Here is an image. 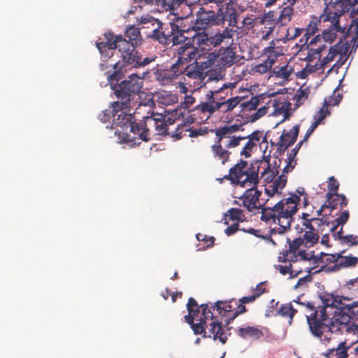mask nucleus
<instances>
[{
  "label": "nucleus",
  "mask_w": 358,
  "mask_h": 358,
  "mask_svg": "<svg viewBox=\"0 0 358 358\" xmlns=\"http://www.w3.org/2000/svg\"><path fill=\"white\" fill-rule=\"evenodd\" d=\"M234 33V30L229 28H225L222 32L214 35H209L203 31L196 33L192 38L198 45L206 47H216L222 43L229 45H233Z\"/></svg>",
  "instance_id": "6e6552de"
},
{
  "label": "nucleus",
  "mask_w": 358,
  "mask_h": 358,
  "mask_svg": "<svg viewBox=\"0 0 358 358\" xmlns=\"http://www.w3.org/2000/svg\"><path fill=\"white\" fill-rule=\"evenodd\" d=\"M322 304L315 306L313 302L301 303L305 308V314L310 333L313 335H320L321 329L324 327L328 316H332L337 312L335 306L336 300L332 295H324L321 297Z\"/></svg>",
  "instance_id": "7ed1b4c3"
},
{
  "label": "nucleus",
  "mask_w": 358,
  "mask_h": 358,
  "mask_svg": "<svg viewBox=\"0 0 358 358\" xmlns=\"http://www.w3.org/2000/svg\"><path fill=\"white\" fill-rule=\"evenodd\" d=\"M349 212L348 210H344L342 212L339 217H337L331 224V227H330V231L334 233L336 232V230L337 227L341 224H344L349 219Z\"/></svg>",
  "instance_id": "3c124183"
},
{
  "label": "nucleus",
  "mask_w": 358,
  "mask_h": 358,
  "mask_svg": "<svg viewBox=\"0 0 358 358\" xmlns=\"http://www.w3.org/2000/svg\"><path fill=\"white\" fill-rule=\"evenodd\" d=\"M232 45H226V48L220 55V64L224 67L231 66L236 62V55L235 48L231 47Z\"/></svg>",
  "instance_id": "c9c22d12"
},
{
  "label": "nucleus",
  "mask_w": 358,
  "mask_h": 358,
  "mask_svg": "<svg viewBox=\"0 0 358 358\" xmlns=\"http://www.w3.org/2000/svg\"><path fill=\"white\" fill-rule=\"evenodd\" d=\"M211 150L213 157L221 161L222 164L229 161L231 152L222 148L221 142L215 141L211 146Z\"/></svg>",
  "instance_id": "4c0bfd02"
},
{
  "label": "nucleus",
  "mask_w": 358,
  "mask_h": 358,
  "mask_svg": "<svg viewBox=\"0 0 358 358\" xmlns=\"http://www.w3.org/2000/svg\"><path fill=\"white\" fill-rule=\"evenodd\" d=\"M252 187L248 189L244 194L239 198V201H234V203L238 206H243L248 212H253L255 210L262 209L263 207L259 203V197L262 192L259 191L255 185H251Z\"/></svg>",
  "instance_id": "4468645a"
},
{
  "label": "nucleus",
  "mask_w": 358,
  "mask_h": 358,
  "mask_svg": "<svg viewBox=\"0 0 358 358\" xmlns=\"http://www.w3.org/2000/svg\"><path fill=\"white\" fill-rule=\"evenodd\" d=\"M341 322L350 328H358V301L341 308Z\"/></svg>",
  "instance_id": "6ab92c4d"
},
{
  "label": "nucleus",
  "mask_w": 358,
  "mask_h": 358,
  "mask_svg": "<svg viewBox=\"0 0 358 358\" xmlns=\"http://www.w3.org/2000/svg\"><path fill=\"white\" fill-rule=\"evenodd\" d=\"M201 308L202 315L199 320V322L191 325L194 334H203L204 338L212 337L214 340L219 339L222 344H224L227 341V336L222 323L213 316V313L209 308L208 303L201 304Z\"/></svg>",
  "instance_id": "39448f33"
},
{
  "label": "nucleus",
  "mask_w": 358,
  "mask_h": 358,
  "mask_svg": "<svg viewBox=\"0 0 358 358\" xmlns=\"http://www.w3.org/2000/svg\"><path fill=\"white\" fill-rule=\"evenodd\" d=\"M310 90L308 87H300L296 92L294 99L296 101L295 106L299 107L308 99Z\"/></svg>",
  "instance_id": "a18cd8bd"
},
{
  "label": "nucleus",
  "mask_w": 358,
  "mask_h": 358,
  "mask_svg": "<svg viewBox=\"0 0 358 358\" xmlns=\"http://www.w3.org/2000/svg\"><path fill=\"white\" fill-rule=\"evenodd\" d=\"M226 215L233 221L243 222L246 220L244 211L241 208H231L227 210Z\"/></svg>",
  "instance_id": "de8ad7c7"
},
{
  "label": "nucleus",
  "mask_w": 358,
  "mask_h": 358,
  "mask_svg": "<svg viewBox=\"0 0 358 358\" xmlns=\"http://www.w3.org/2000/svg\"><path fill=\"white\" fill-rule=\"evenodd\" d=\"M234 303V300H231L229 301H217L215 303V305L212 303H208L209 305V308L213 312L216 309L219 315L222 317H227V318L225 320V322H227V320L229 319V317L233 315V312L235 311V308L232 304Z\"/></svg>",
  "instance_id": "bb28decb"
},
{
  "label": "nucleus",
  "mask_w": 358,
  "mask_h": 358,
  "mask_svg": "<svg viewBox=\"0 0 358 358\" xmlns=\"http://www.w3.org/2000/svg\"><path fill=\"white\" fill-rule=\"evenodd\" d=\"M299 132V125H294L289 131L286 130L282 131L279 141L276 143L277 150L280 154L284 152L290 145L296 142Z\"/></svg>",
  "instance_id": "aec40b11"
},
{
  "label": "nucleus",
  "mask_w": 358,
  "mask_h": 358,
  "mask_svg": "<svg viewBox=\"0 0 358 358\" xmlns=\"http://www.w3.org/2000/svg\"><path fill=\"white\" fill-rule=\"evenodd\" d=\"M182 21V19H178L176 22H171V27L173 29V34H170L169 43L171 42L174 45L185 44L188 41H191V38L185 36L186 30L180 29L179 22Z\"/></svg>",
  "instance_id": "cd10ccee"
},
{
  "label": "nucleus",
  "mask_w": 358,
  "mask_h": 358,
  "mask_svg": "<svg viewBox=\"0 0 358 358\" xmlns=\"http://www.w3.org/2000/svg\"><path fill=\"white\" fill-rule=\"evenodd\" d=\"M349 348L345 342H341L336 348L328 349L324 355L326 358H347Z\"/></svg>",
  "instance_id": "473e14b6"
},
{
  "label": "nucleus",
  "mask_w": 358,
  "mask_h": 358,
  "mask_svg": "<svg viewBox=\"0 0 358 358\" xmlns=\"http://www.w3.org/2000/svg\"><path fill=\"white\" fill-rule=\"evenodd\" d=\"M178 59L175 63L180 66L181 64H185L192 59L197 61L202 57L203 50L194 46L190 41H188L185 44L180 45L176 49Z\"/></svg>",
  "instance_id": "dca6fc26"
},
{
  "label": "nucleus",
  "mask_w": 358,
  "mask_h": 358,
  "mask_svg": "<svg viewBox=\"0 0 358 358\" xmlns=\"http://www.w3.org/2000/svg\"><path fill=\"white\" fill-rule=\"evenodd\" d=\"M324 48V45H320L316 48H308V55L306 56V60L308 62L306 66L299 72V77L301 78H306L312 73L317 71V68L314 67L312 64H310V62H312L316 56L320 57L321 52Z\"/></svg>",
  "instance_id": "a878e982"
},
{
  "label": "nucleus",
  "mask_w": 358,
  "mask_h": 358,
  "mask_svg": "<svg viewBox=\"0 0 358 358\" xmlns=\"http://www.w3.org/2000/svg\"><path fill=\"white\" fill-rule=\"evenodd\" d=\"M348 49V43H343L340 41L335 45L330 48L328 55L324 57L321 61L322 66H326L329 62H332L338 55L342 56L346 54Z\"/></svg>",
  "instance_id": "c756f323"
},
{
  "label": "nucleus",
  "mask_w": 358,
  "mask_h": 358,
  "mask_svg": "<svg viewBox=\"0 0 358 358\" xmlns=\"http://www.w3.org/2000/svg\"><path fill=\"white\" fill-rule=\"evenodd\" d=\"M234 306L235 311L233 312V315L229 317V319L227 320V325L229 324L240 314H243L247 311L244 303H240L238 304V302L234 300Z\"/></svg>",
  "instance_id": "bf43d9fd"
},
{
  "label": "nucleus",
  "mask_w": 358,
  "mask_h": 358,
  "mask_svg": "<svg viewBox=\"0 0 358 358\" xmlns=\"http://www.w3.org/2000/svg\"><path fill=\"white\" fill-rule=\"evenodd\" d=\"M178 73L187 76L190 79H199L202 76L201 69L199 68V63L195 60L192 64H181L178 66Z\"/></svg>",
  "instance_id": "c85d7f7f"
},
{
  "label": "nucleus",
  "mask_w": 358,
  "mask_h": 358,
  "mask_svg": "<svg viewBox=\"0 0 358 358\" xmlns=\"http://www.w3.org/2000/svg\"><path fill=\"white\" fill-rule=\"evenodd\" d=\"M157 118L152 115L143 117V120L139 122H134L131 124V132L134 135L138 136V139L148 142L150 140V131L152 128L156 129Z\"/></svg>",
  "instance_id": "2eb2a0df"
},
{
  "label": "nucleus",
  "mask_w": 358,
  "mask_h": 358,
  "mask_svg": "<svg viewBox=\"0 0 358 358\" xmlns=\"http://www.w3.org/2000/svg\"><path fill=\"white\" fill-rule=\"evenodd\" d=\"M106 41L96 43V47L103 57H110L113 56V50L117 49L120 52L122 60L117 62L120 63L123 69V77L127 72V68H139L149 64L153 61L150 57H143L141 54L136 49V46H132L122 38V35L114 36L112 32H107L104 34Z\"/></svg>",
  "instance_id": "f03ea898"
},
{
  "label": "nucleus",
  "mask_w": 358,
  "mask_h": 358,
  "mask_svg": "<svg viewBox=\"0 0 358 358\" xmlns=\"http://www.w3.org/2000/svg\"><path fill=\"white\" fill-rule=\"evenodd\" d=\"M259 167L254 164H248L247 162L241 160L229 169V174L220 179L229 180L234 185L240 184L241 187L256 185L258 183Z\"/></svg>",
  "instance_id": "423d86ee"
},
{
  "label": "nucleus",
  "mask_w": 358,
  "mask_h": 358,
  "mask_svg": "<svg viewBox=\"0 0 358 358\" xmlns=\"http://www.w3.org/2000/svg\"><path fill=\"white\" fill-rule=\"evenodd\" d=\"M127 111L124 109H122L117 113L115 116H117L116 119H114V124L117 127L126 128L129 127L131 129V124H133L134 122H136V120H134V117L130 113H127Z\"/></svg>",
  "instance_id": "e433bc0d"
},
{
  "label": "nucleus",
  "mask_w": 358,
  "mask_h": 358,
  "mask_svg": "<svg viewBox=\"0 0 358 358\" xmlns=\"http://www.w3.org/2000/svg\"><path fill=\"white\" fill-rule=\"evenodd\" d=\"M196 238L199 241L204 242L206 244V248L213 246L215 242V238L213 236H208L206 234H197Z\"/></svg>",
  "instance_id": "338daca9"
},
{
  "label": "nucleus",
  "mask_w": 358,
  "mask_h": 358,
  "mask_svg": "<svg viewBox=\"0 0 358 358\" xmlns=\"http://www.w3.org/2000/svg\"><path fill=\"white\" fill-rule=\"evenodd\" d=\"M329 115L330 110L329 107L325 106L324 103L320 110L315 115L313 122L318 126L322 122V120Z\"/></svg>",
  "instance_id": "6e6d98bb"
},
{
  "label": "nucleus",
  "mask_w": 358,
  "mask_h": 358,
  "mask_svg": "<svg viewBox=\"0 0 358 358\" xmlns=\"http://www.w3.org/2000/svg\"><path fill=\"white\" fill-rule=\"evenodd\" d=\"M99 68L101 71H106L105 74L108 83L113 81H119L123 78V69L120 66V62L109 63L103 61V63L100 64Z\"/></svg>",
  "instance_id": "412c9836"
},
{
  "label": "nucleus",
  "mask_w": 358,
  "mask_h": 358,
  "mask_svg": "<svg viewBox=\"0 0 358 358\" xmlns=\"http://www.w3.org/2000/svg\"><path fill=\"white\" fill-rule=\"evenodd\" d=\"M294 15V9L293 6L287 5L282 8L280 10V13L278 17L276 19L275 22H270L271 17L273 15L271 13H268L265 14L264 17L262 19V24H265V28H267L268 30L264 38H267L273 31L275 26H280L284 27L288 24L289 22H291L292 17Z\"/></svg>",
  "instance_id": "9b49d317"
},
{
  "label": "nucleus",
  "mask_w": 358,
  "mask_h": 358,
  "mask_svg": "<svg viewBox=\"0 0 358 358\" xmlns=\"http://www.w3.org/2000/svg\"><path fill=\"white\" fill-rule=\"evenodd\" d=\"M323 28L324 29L322 32L321 36L318 34L316 36L313 37L310 40L308 45H313V44H316V43L317 41H320L321 39H322L324 42L331 43L336 38L338 33L343 34V36H344L347 29V27H341V29H334V27Z\"/></svg>",
  "instance_id": "393cba45"
},
{
  "label": "nucleus",
  "mask_w": 358,
  "mask_h": 358,
  "mask_svg": "<svg viewBox=\"0 0 358 358\" xmlns=\"http://www.w3.org/2000/svg\"><path fill=\"white\" fill-rule=\"evenodd\" d=\"M122 38H125L127 42L132 46H137L140 45L142 40L140 30L135 26H130L127 27Z\"/></svg>",
  "instance_id": "72a5a7b5"
},
{
  "label": "nucleus",
  "mask_w": 358,
  "mask_h": 358,
  "mask_svg": "<svg viewBox=\"0 0 358 358\" xmlns=\"http://www.w3.org/2000/svg\"><path fill=\"white\" fill-rule=\"evenodd\" d=\"M358 262V258L356 257L352 256H345L339 258V262L338 264H335L334 268H330L331 271H336L340 269L341 267L347 268L350 266H355L357 265Z\"/></svg>",
  "instance_id": "79ce46f5"
},
{
  "label": "nucleus",
  "mask_w": 358,
  "mask_h": 358,
  "mask_svg": "<svg viewBox=\"0 0 358 358\" xmlns=\"http://www.w3.org/2000/svg\"><path fill=\"white\" fill-rule=\"evenodd\" d=\"M334 315L328 316V320L324 324V327L321 329V333L320 335H313L316 338H321L324 332L328 329L330 332L334 333L339 331L341 330V326L344 324L341 322V315L339 314L335 320H334Z\"/></svg>",
  "instance_id": "2f4dec72"
},
{
  "label": "nucleus",
  "mask_w": 358,
  "mask_h": 358,
  "mask_svg": "<svg viewBox=\"0 0 358 358\" xmlns=\"http://www.w3.org/2000/svg\"><path fill=\"white\" fill-rule=\"evenodd\" d=\"M303 143V142L301 141L296 145L295 148L291 150V151L287 154V164L283 168L284 173H289L292 171L295 167V165L296 164L295 161V157Z\"/></svg>",
  "instance_id": "ea45409f"
},
{
  "label": "nucleus",
  "mask_w": 358,
  "mask_h": 358,
  "mask_svg": "<svg viewBox=\"0 0 358 358\" xmlns=\"http://www.w3.org/2000/svg\"><path fill=\"white\" fill-rule=\"evenodd\" d=\"M214 131L217 137V140L215 141L221 143L222 139L227 137H230V135L231 134L227 125L220 127L219 128L215 129Z\"/></svg>",
  "instance_id": "13d9d810"
},
{
  "label": "nucleus",
  "mask_w": 358,
  "mask_h": 358,
  "mask_svg": "<svg viewBox=\"0 0 358 358\" xmlns=\"http://www.w3.org/2000/svg\"><path fill=\"white\" fill-rule=\"evenodd\" d=\"M291 103L288 101L275 104V113L283 115V120H288L291 116Z\"/></svg>",
  "instance_id": "c03bdc74"
},
{
  "label": "nucleus",
  "mask_w": 358,
  "mask_h": 358,
  "mask_svg": "<svg viewBox=\"0 0 358 358\" xmlns=\"http://www.w3.org/2000/svg\"><path fill=\"white\" fill-rule=\"evenodd\" d=\"M307 195L303 187H298L295 194L279 201L272 208H263L260 220L268 224H278V227L271 229L273 234H285L289 229L293 215L298 210L300 196Z\"/></svg>",
  "instance_id": "f257e3e1"
},
{
  "label": "nucleus",
  "mask_w": 358,
  "mask_h": 358,
  "mask_svg": "<svg viewBox=\"0 0 358 358\" xmlns=\"http://www.w3.org/2000/svg\"><path fill=\"white\" fill-rule=\"evenodd\" d=\"M157 27L152 31L151 37L157 40L160 43L169 44L170 34H173L171 22L164 24L159 20H155Z\"/></svg>",
  "instance_id": "5701e85b"
},
{
  "label": "nucleus",
  "mask_w": 358,
  "mask_h": 358,
  "mask_svg": "<svg viewBox=\"0 0 358 358\" xmlns=\"http://www.w3.org/2000/svg\"><path fill=\"white\" fill-rule=\"evenodd\" d=\"M229 87H234V85L232 84L227 85L224 84L222 87L218 90H209L208 93L206 94V101L201 102L199 105H197L194 111L198 113H203L206 112L205 106L206 104L209 106H215L218 103H221L222 101H224L227 100L229 93L226 92L229 90Z\"/></svg>",
  "instance_id": "f8f14e48"
},
{
  "label": "nucleus",
  "mask_w": 358,
  "mask_h": 358,
  "mask_svg": "<svg viewBox=\"0 0 358 358\" xmlns=\"http://www.w3.org/2000/svg\"><path fill=\"white\" fill-rule=\"evenodd\" d=\"M344 10L326 6L318 19L320 29L322 27H334L341 29L346 27L341 24V19L343 16Z\"/></svg>",
  "instance_id": "ddd939ff"
},
{
  "label": "nucleus",
  "mask_w": 358,
  "mask_h": 358,
  "mask_svg": "<svg viewBox=\"0 0 358 358\" xmlns=\"http://www.w3.org/2000/svg\"><path fill=\"white\" fill-rule=\"evenodd\" d=\"M292 71V68H289L287 65H285L281 66L278 70L275 71L274 72L277 77L282 79H287L291 75Z\"/></svg>",
  "instance_id": "0e129e2a"
},
{
  "label": "nucleus",
  "mask_w": 358,
  "mask_h": 358,
  "mask_svg": "<svg viewBox=\"0 0 358 358\" xmlns=\"http://www.w3.org/2000/svg\"><path fill=\"white\" fill-rule=\"evenodd\" d=\"M304 31V29L289 27L286 29V34L281 40L286 42L290 40H294Z\"/></svg>",
  "instance_id": "603ef678"
},
{
  "label": "nucleus",
  "mask_w": 358,
  "mask_h": 358,
  "mask_svg": "<svg viewBox=\"0 0 358 358\" xmlns=\"http://www.w3.org/2000/svg\"><path fill=\"white\" fill-rule=\"evenodd\" d=\"M221 16L222 15L219 14V8L217 11H215L201 7L197 12L196 22L202 28L217 26L222 24L223 17Z\"/></svg>",
  "instance_id": "f3484780"
},
{
  "label": "nucleus",
  "mask_w": 358,
  "mask_h": 358,
  "mask_svg": "<svg viewBox=\"0 0 358 358\" xmlns=\"http://www.w3.org/2000/svg\"><path fill=\"white\" fill-rule=\"evenodd\" d=\"M177 65L173 64L170 69H157L155 73L156 80L162 85L171 84L179 76Z\"/></svg>",
  "instance_id": "b1692460"
},
{
  "label": "nucleus",
  "mask_w": 358,
  "mask_h": 358,
  "mask_svg": "<svg viewBox=\"0 0 358 358\" xmlns=\"http://www.w3.org/2000/svg\"><path fill=\"white\" fill-rule=\"evenodd\" d=\"M292 262L287 261L286 263H285V265L275 266V268L282 275H286L288 273L293 275L294 271L292 269Z\"/></svg>",
  "instance_id": "69168bd1"
},
{
  "label": "nucleus",
  "mask_w": 358,
  "mask_h": 358,
  "mask_svg": "<svg viewBox=\"0 0 358 358\" xmlns=\"http://www.w3.org/2000/svg\"><path fill=\"white\" fill-rule=\"evenodd\" d=\"M237 334L242 338H250L255 340H258L264 336L263 331L257 327L248 326L245 327H241L237 331Z\"/></svg>",
  "instance_id": "f704fd0d"
},
{
  "label": "nucleus",
  "mask_w": 358,
  "mask_h": 358,
  "mask_svg": "<svg viewBox=\"0 0 358 358\" xmlns=\"http://www.w3.org/2000/svg\"><path fill=\"white\" fill-rule=\"evenodd\" d=\"M109 84L118 99L113 103V110L115 111L122 109L130 110L137 102L135 99L143 85L141 78L136 73H132L120 83L118 81H113Z\"/></svg>",
  "instance_id": "20e7f679"
},
{
  "label": "nucleus",
  "mask_w": 358,
  "mask_h": 358,
  "mask_svg": "<svg viewBox=\"0 0 358 358\" xmlns=\"http://www.w3.org/2000/svg\"><path fill=\"white\" fill-rule=\"evenodd\" d=\"M243 100V97H240L238 96L229 98L227 100L224 101H222L221 103H218L215 106H209L206 104L205 109L206 112L202 114L206 117V119H208L213 113L217 111H219L222 113H227L232 111Z\"/></svg>",
  "instance_id": "a211bd4d"
},
{
  "label": "nucleus",
  "mask_w": 358,
  "mask_h": 358,
  "mask_svg": "<svg viewBox=\"0 0 358 358\" xmlns=\"http://www.w3.org/2000/svg\"><path fill=\"white\" fill-rule=\"evenodd\" d=\"M327 187L329 192L325 194V198L329 201V205L334 208L337 205V203H335V201H331V198L338 194L339 182L334 176H331L329 178Z\"/></svg>",
  "instance_id": "58836bf2"
},
{
  "label": "nucleus",
  "mask_w": 358,
  "mask_h": 358,
  "mask_svg": "<svg viewBox=\"0 0 358 358\" xmlns=\"http://www.w3.org/2000/svg\"><path fill=\"white\" fill-rule=\"evenodd\" d=\"M343 228L341 227L340 231L334 234V236L336 238L341 241L342 244H347L350 246L356 245L358 244V236L355 235H347L343 236Z\"/></svg>",
  "instance_id": "37998d69"
},
{
  "label": "nucleus",
  "mask_w": 358,
  "mask_h": 358,
  "mask_svg": "<svg viewBox=\"0 0 358 358\" xmlns=\"http://www.w3.org/2000/svg\"><path fill=\"white\" fill-rule=\"evenodd\" d=\"M299 223L294 229L299 234H303L306 243L313 245L317 243L320 234H322L324 229L317 227L318 217H313L308 213H302L299 218Z\"/></svg>",
  "instance_id": "0eeeda50"
},
{
  "label": "nucleus",
  "mask_w": 358,
  "mask_h": 358,
  "mask_svg": "<svg viewBox=\"0 0 358 358\" xmlns=\"http://www.w3.org/2000/svg\"><path fill=\"white\" fill-rule=\"evenodd\" d=\"M266 168L262 173V178H264L267 182H271L279 173L278 167L271 169L269 166L268 160L266 161Z\"/></svg>",
  "instance_id": "864d4df0"
},
{
  "label": "nucleus",
  "mask_w": 358,
  "mask_h": 358,
  "mask_svg": "<svg viewBox=\"0 0 358 358\" xmlns=\"http://www.w3.org/2000/svg\"><path fill=\"white\" fill-rule=\"evenodd\" d=\"M341 99L342 96L339 94L336 95L334 93V95L329 96L328 99H325L324 103L328 107L330 106H337L339 104Z\"/></svg>",
  "instance_id": "774afa93"
},
{
  "label": "nucleus",
  "mask_w": 358,
  "mask_h": 358,
  "mask_svg": "<svg viewBox=\"0 0 358 358\" xmlns=\"http://www.w3.org/2000/svg\"><path fill=\"white\" fill-rule=\"evenodd\" d=\"M289 243V249L280 252L278 256L280 262L286 263L287 261L298 262L299 260H311L315 256L309 254L303 250H299V248L306 242L304 236L299 237L290 241L287 238Z\"/></svg>",
  "instance_id": "9d476101"
},
{
  "label": "nucleus",
  "mask_w": 358,
  "mask_h": 358,
  "mask_svg": "<svg viewBox=\"0 0 358 358\" xmlns=\"http://www.w3.org/2000/svg\"><path fill=\"white\" fill-rule=\"evenodd\" d=\"M343 290L349 296L344 297L348 300L358 296V277L347 281L343 287Z\"/></svg>",
  "instance_id": "a19ab883"
},
{
  "label": "nucleus",
  "mask_w": 358,
  "mask_h": 358,
  "mask_svg": "<svg viewBox=\"0 0 358 358\" xmlns=\"http://www.w3.org/2000/svg\"><path fill=\"white\" fill-rule=\"evenodd\" d=\"M296 313V310L290 303L282 304L278 310L280 315L289 318V323L292 322V318Z\"/></svg>",
  "instance_id": "8fccbe9b"
},
{
  "label": "nucleus",
  "mask_w": 358,
  "mask_h": 358,
  "mask_svg": "<svg viewBox=\"0 0 358 358\" xmlns=\"http://www.w3.org/2000/svg\"><path fill=\"white\" fill-rule=\"evenodd\" d=\"M263 95L252 96L250 100L240 102L241 116L248 122H254L265 115L269 108L266 105H262L258 109L257 107L263 103Z\"/></svg>",
  "instance_id": "1a4fd4ad"
},
{
  "label": "nucleus",
  "mask_w": 358,
  "mask_h": 358,
  "mask_svg": "<svg viewBox=\"0 0 358 358\" xmlns=\"http://www.w3.org/2000/svg\"><path fill=\"white\" fill-rule=\"evenodd\" d=\"M245 137V139H248V141L241 151V155L245 156V157H250L251 152L261 142L267 143L266 137H263V131L259 130H256L250 135Z\"/></svg>",
  "instance_id": "4be33fe9"
},
{
  "label": "nucleus",
  "mask_w": 358,
  "mask_h": 358,
  "mask_svg": "<svg viewBox=\"0 0 358 358\" xmlns=\"http://www.w3.org/2000/svg\"><path fill=\"white\" fill-rule=\"evenodd\" d=\"M341 257V254H325L321 252L320 256L319 257H315L312 259H315V263H321V264H328V263H334L336 262H339V258Z\"/></svg>",
  "instance_id": "49530a36"
},
{
  "label": "nucleus",
  "mask_w": 358,
  "mask_h": 358,
  "mask_svg": "<svg viewBox=\"0 0 358 358\" xmlns=\"http://www.w3.org/2000/svg\"><path fill=\"white\" fill-rule=\"evenodd\" d=\"M156 134L157 135H167L171 134V129L167 127L166 123L162 120V117H157V124L156 125Z\"/></svg>",
  "instance_id": "4d7b16f0"
},
{
  "label": "nucleus",
  "mask_w": 358,
  "mask_h": 358,
  "mask_svg": "<svg viewBox=\"0 0 358 358\" xmlns=\"http://www.w3.org/2000/svg\"><path fill=\"white\" fill-rule=\"evenodd\" d=\"M119 111L120 110L115 111L113 110V103H112L111 106L110 107L109 109L105 110L102 111L101 113L99 114V117L102 122H107L110 120L111 117H115V115L117 113H119Z\"/></svg>",
  "instance_id": "680f3d73"
},
{
  "label": "nucleus",
  "mask_w": 358,
  "mask_h": 358,
  "mask_svg": "<svg viewBox=\"0 0 358 358\" xmlns=\"http://www.w3.org/2000/svg\"><path fill=\"white\" fill-rule=\"evenodd\" d=\"M219 14H221V17H223L222 24L227 21L229 22V26L236 27L238 15L237 11L233 8L232 4L230 6L219 8Z\"/></svg>",
  "instance_id": "7c9ffc66"
},
{
  "label": "nucleus",
  "mask_w": 358,
  "mask_h": 358,
  "mask_svg": "<svg viewBox=\"0 0 358 358\" xmlns=\"http://www.w3.org/2000/svg\"><path fill=\"white\" fill-rule=\"evenodd\" d=\"M188 126L185 124H178L174 131L171 130V134L169 136L175 138L176 140H180L182 138V132L188 131Z\"/></svg>",
  "instance_id": "052dcab7"
},
{
  "label": "nucleus",
  "mask_w": 358,
  "mask_h": 358,
  "mask_svg": "<svg viewBox=\"0 0 358 358\" xmlns=\"http://www.w3.org/2000/svg\"><path fill=\"white\" fill-rule=\"evenodd\" d=\"M320 28L319 24V21L317 17H313L309 22L308 25L307 26L306 29H304V31L303 32L304 34V36H313L316 31Z\"/></svg>",
  "instance_id": "5fc2aeb1"
},
{
  "label": "nucleus",
  "mask_w": 358,
  "mask_h": 358,
  "mask_svg": "<svg viewBox=\"0 0 358 358\" xmlns=\"http://www.w3.org/2000/svg\"><path fill=\"white\" fill-rule=\"evenodd\" d=\"M275 62V59L271 58V54L268 56V58L264 62L255 66L254 71L255 72L264 74L268 72L272 67V65Z\"/></svg>",
  "instance_id": "09e8293b"
},
{
  "label": "nucleus",
  "mask_w": 358,
  "mask_h": 358,
  "mask_svg": "<svg viewBox=\"0 0 358 358\" xmlns=\"http://www.w3.org/2000/svg\"><path fill=\"white\" fill-rule=\"evenodd\" d=\"M331 201H335L337 205L331 210L336 208L339 206L341 208H343L348 205V201L344 194H336L334 197L331 198Z\"/></svg>",
  "instance_id": "e2e57ef3"
}]
</instances>
